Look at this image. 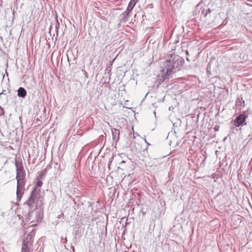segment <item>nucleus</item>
Masks as SVG:
<instances>
[{
  "label": "nucleus",
  "instance_id": "nucleus-16",
  "mask_svg": "<svg viewBox=\"0 0 252 252\" xmlns=\"http://www.w3.org/2000/svg\"><path fill=\"white\" fill-rule=\"evenodd\" d=\"M22 246L30 247L32 246V244L30 243V242H29V241L26 238H25L23 240Z\"/></svg>",
  "mask_w": 252,
  "mask_h": 252
},
{
  "label": "nucleus",
  "instance_id": "nucleus-6",
  "mask_svg": "<svg viewBox=\"0 0 252 252\" xmlns=\"http://www.w3.org/2000/svg\"><path fill=\"white\" fill-rule=\"evenodd\" d=\"M201 11H199L200 13V18L203 19V20H206L208 17L210 16V13L211 10L210 8H200Z\"/></svg>",
  "mask_w": 252,
  "mask_h": 252
},
{
  "label": "nucleus",
  "instance_id": "nucleus-23",
  "mask_svg": "<svg viewBox=\"0 0 252 252\" xmlns=\"http://www.w3.org/2000/svg\"><path fill=\"white\" fill-rule=\"evenodd\" d=\"M59 23H58V21H57V24H56V29L57 30H58V29H59Z\"/></svg>",
  "mask_w": 252,
  "mask_h": 252
},
{
  "label": "nucleus",
  "instance_id": "nucleus-15",
  "mask_svg": "<svg viewBox=\"0 0 252 252\" xmlns=\"http://www.w3.org/2000/svg\"><path fill=\"white\" fill-rule=\"evenodd\" d=\"M10 217L11 218L12 216H10ZM18 217L19 220H21V221H22V223H21V224L23 225V226H24L25 224H26V223L24 222V219H23V217L21 215H17L16 216H13L12 217V219H13L14 218H16Z\"/></svg>",
  "mask_w": 252,
  "mask_h": 252
},
{
  "label": "nucleus",
  "instance_id": "nucleus-29",
  "mask_svg": "<svg viewBox=\"0 0 252 252\" xmlns=\"http://www.w3.org/2000/svg\"><path fill=\"white\" fill-rule=\"evenodd\" d=\"M4 213H3V214H2V217H3V218L4 217Z\"/></svg>",
  "mask_w": 252,
  "mask_h": 252
},
{
  "label": "nucleus",
  "instance_id": "nucleus-1",
  "mask_svg": "<svg viewBox=\"0 0 252 252\" xmlns=\"http://www.w3.org/2000/svg\"><path fill=\"white\" fill-rule=\"evenodd\" d=\"M184 60L178 56H171L169 59L166 60L162 69V76L164 79L171 74L172 72L180 70L184 63Z\"/></svg>",
  "mask_w": 252,
  "mask_h": 252
},
{
  "label": "nucleus",
  "instance_id": "nucleus-24",
  "mask_svg": "<svg viewBox=\"0 0 252 252\" xmlns=\"http://www.w3.org/2000/svg\"><path fill=\"white\" fill-rule=\"evenodd\" d=\"M148 147H147L144 150H143L144 154H145L146 153H147Z\"/></svg>",
  "mask_w": 252,
  "mask_h": 252
},
{
  "label": "nucleus",
  "instance_id": "nucleus-22",
  "mask_svg": "<svg viewBox=\"0 0 252 252\" xmlns=\"http://www.w3.org/2000/svg\"><path fill=\"white\" fill-rule=\"evenodd\" d=\"M4 114V111L2 108L0 107V116Z\"/></svg>",
  "mask_w": 252,
  "mask_h": 252
},
{
  "label": "nucleus",
  "instance_id": "nucleus-27",
  "mask_svg": "<svg viewBox=\"0 0 252 252\" xmlns=\"http://www.w3.org/2000/svg\"><path fill=\"white\" fill-rule=\"evenodd\" d=\"M186 54H187V55H189V52H188V51H186Z\"/></svg>",
  "mask_w": 252,
  "mask_h": 252
},
{
  "label": "nucleus",
  "instance_id": "nucleus-3",
  "mask_svg": "<svg viewBox=\"0 0 252 252\" xmlns=\"http://www.w3.org/2000/svg\"><path fill=\"white\" fill-rule=\"evenodd\" d=\"M22 209L23 211V214L27 213V214L25 215L26 222H38L40 221L43 218V215L42 212L36 210L37 206L35 209L32 210L24 209L23 205Z\"/></svg>",
  "mask_w": 252,
  "mask_h": 252
},
{
  "label": "nucleus",
  "instance_id": "nucleus-14",
  "mask_svg": "<svg viewBox=\"0 0 252 252\" xmlns=\"http://www.w3.org/2000/svg\"><path fill=\"white\" fill-rule=\"evenodd\" d=\"M25 238L29 241V242H30V243L32 244V243L33 241V236L32 233L28 234Z\"/></svg>",
  "mask_w": 252,
  "mask_h": 252
},
{
  "label": "nucleus",
  "instance_id": "nucleus-2",
  "mask_svg": "<svg viewBox=\"0 0 252 252\" xmlns=\"http://www.w3.org/2000/svg\"><path fill=\"white\" fill-rule=\"evenodd\" d=\"M43 183L40 181H38L36 185L31 193L29 199L24 203L23 207L25 209H30L33 210L39 203L42 204L43 197L40 193V188Z\"/></svg>",
  "mask_w": 252,
  "mask_h": 252
},
{
  "label": "nucleus",
  "instance_id": "nucleus-7",
  "mask_svg": "<svg viewBox=\"0 0 252 252\" xmlns=\"http://www.w3.org/2000/svg\"><path fill=\"white\" fill-rule=\"evenodd\" d=\"M112 134L113 141L117 143L119 140V130L116 128L112 129Z\"/></svg>",
  "mask_w": 252,
  "mask_h": 252
},
{
  "label": "nucleus",
  "instance_id": "nucleus-26",
  "mask_svg": "<svg viewBox=\"0 0 252 252\" xmlns=\"http://www.w3.org/2000/svg\"><path fill=\"white\" fill-rule=\"evenodd\" d=\"M145 142L147 144V145H148V146H149V145H150V144H149V143H148L147 142V141H146V139H145Z\"/></svg>",
  "mask_w": 252,
  "mask_h": 252
},
{
  "label": "nucleus",
  "instance_id": "nucleus-21",
  "mask_svg": "<svg viewBox=\"0 0 252 252\" xmlns=\"http://www.w3.org/2000/svg\"><path fill=\"white\" fill-rule=\"evenodd\" d=\"M214 129L215 131H218L220 129V126L216 125L214 127Z\"/></svg>",
  "mask_w": 252,
  "mask_h": 252
},
{
  "label": "nucleus",
  "instance_id": "nucleus-13",
  "mask_svg": "<svg viewBox=\"0 0 252 252\" xmlns=\"http://www.w3.org/2000/svg\"><path fill=\"white\" fill-rule=\"evenodd\" d=\"M137 1H138V0H131L129 2L127 7L129 8H131V9H133L134 6L136 4Z\"/></svg>",
  "mask_w": 252,
  "mask_h": 252
},
{
  "label": "nucleus",
  "instance_id": "nucleus-5",
  "mask_svg": "<svg viewBox=\"0 0 252 252\" xmlns=\"http://www.w3.org/2000/svg\"><path fill=\"white\" fill-rule=\"evenodd\" d=\"M246 117L244 114H240L237 116L234 122V125L236 126H239L240 125H246Z\"/></svg>",
  "mask_w": 252,
  "mask_h": 252
},
{
  "label": "nucleus",
  "instance_id": "nucleus-9",
  "mask_svg": "<svg viewBox=\"0 0 252 252\" xmlns=\"http://www.w3.org/2000/svg\"><path fill=\"white\" fill-rule=\"evenodd\" d=\"M17 188H25L26 180L25 179H16Z\"/></svg>",
  "mask_w": 252,
  "mask_h": 252
},
{
  "label": "nucleus",
  "instance_id": "nucleus-17",
  "mask_svg": "<svg viewBox=\"0 0 252 252\" xmlns=\"http://www.w3.org/2000/svg\"><path fill=\"white\" fill-rule=\"evenodd\" d=\"M21 252H30V247L22 246Z\"/></svg>",
  "mask_w": 252,
  "mask_h": 252
},
{
  "label": "nucleus",
  "instance_id": "nucleus-28",
  "mask_svg": "<svg viewBox=\"0 0 252 252\" xmlns=\"http://www.w3.org/2000/svg\"><path fill=\"white\" fill-rule=\"evenodd\" d=\"M218 152H218V151H216V154H217V155L218 154Z\"/></svg>",
  "mask_w": 252,
  "mask_h": 252
},
{
  "label": "nucleus",
  "instance_id": "nucleus-12",
  "mask_svg": "<svg viewBox=\"0 0 252 252\" xmlns=\"http://www.w3.org/2000/svg\"><path fill=\"white\" fill-rule=\"evenodd\" d=\"M236 105L238 106H245V101L243 100L242 97L241 98H237L236 100Z\"/></svg>",
  "mask_w": 252,
  "mask_h": 252
},
{
  "label": "nucleus",
  "instance_id": "nucleus-11",
  "mask_svg": "<svg viewBox=\"0 0 252 252\" xmlns=\"http://www.w3.org/2000/svg\"><path fill=\"white\" fill-rule=\"evenodd\" d=\"M129 16L126 13L123 12L120 16L121 21L123 23H126L128 21Z\"/></svg>",
  "mask_w": 252,
  "mask_h": 252
},
{
  "label": "nucleus",
  "instance_id": "nucleus-10",
  "mask_svg": "<svg viewBox=\"0 0 252 252\" xmlns=\"http://www.w3.org/2000/svg\"><path fill=\"white\" fill-rule=\"evenodd\" d=\"M27 94L26 90L22 87H20L18 90V96L24 98Z\"/></svg>",
  "mask_w": 252,
  "mask_h": 252
},
{
  "label": "nucleus",
  "instance_id": "nucleus-18",
  "mask_svg": "<svg viewBox=\"0 0 252 252\" xmlns=\"http://www.w3.org/2000/svg\"><path fill=\"white\" fill-rule=\"evenodd\" d=\"M132 9H131V8H129L128 7H127L126 10L124 12L126 13V14L129 16V14L130 12L132 11Z\"/></svg>",
  "mask_w": 252,
  "mask_h": 252
},
{
  "label": "nucleus",
  "instance_id": "nucleus-20",
  "mask_svg": "<svg viewBox=\"0 0 252 252\" xmlns=\"http://www.w3.org/2000/svg\"><path fill=\"white\" fill-rule=\"evenodd\" d=\"M132 9H131V8H129L128 7H127L126 10L124 12L126 13V14L129 16V14L130 12L132 11Z\"/></svg>",
  "mask_w": 252,
  "mask_h": 252
},
{
  "label": "nucleus",
  "instance_id": "nucleus-19",
  "mask_svg": "<svg viewBox=\"0 0 252 252\" xmlns=\"http://www.w3.org/2000/svg\"><path fill=\"white\" fill-rule=\"evenodd\" d=\"M132 9H131V8H129L128 7H127L126 10L124 12L126 13V14L129 16V14L130 12L132 11Z\"/></svg>",
  "mask_w": 252,
  "mask_h": 252
},
{
  "label": "nucleus",
  "instance_id": "nucleus-25",
  "mask_svg": "<svg viewBox=\"0 0 252 252\" xmlns=\"http://www.w3.org/2000/svg\"><path fill=\"white\" fill-rule=\"evenodd\" d=\"M200 6V3L198 4L196 6V9H198L199 8Z\"/></svg>",
  "mask_w": 252,
  "mask_h": 252
},
{
  "label": "nucleus",
  "instance_id": "nucleus-30",
  "mask_svg": "<svg viewBox=\"0 0 252 252\" xmlns=\"http://www.w3.org/2000/svg\"><path fill=\"white\" fill-rule=\"evenodd\" d=\"M187 60L188 61H189V59H188V58H187Z\"/></svg>",
  "mask_w": 252,
  "mask_h": 252
},
{
  "label": "nucleus",
  "instance_id": "nucleus-8",
  "mask_svg": "<svg viewBox=\"0 0 252 252\" xmlns=\"http://www.w3.org/2000/svg\"><path fill=\"white\" fill-rule=\"evenodd\" d=\"M25 188H20L16 189L17 200L20 201L22 198L23 195L25 192Z\"/></svg>",
  "mask_w": 252,
  "mask_h": 252
},
{
  "label": "nucleus",
  "instance_id": "nucleus-4",
  "mask_svg": "<svg viewBox=\"0 0 252 252\" xmlns=\"http://www.w3.org/2000/svg\"><path fill=\"white\" fill-rule=\"evenodd\" d=\"M15 165L16 169V179H25L26 172L23 165L22 160L21 159H16Z\"/></svg>",
  "mask_w": 252,
  "mask_h": 252
}]
</instances>
